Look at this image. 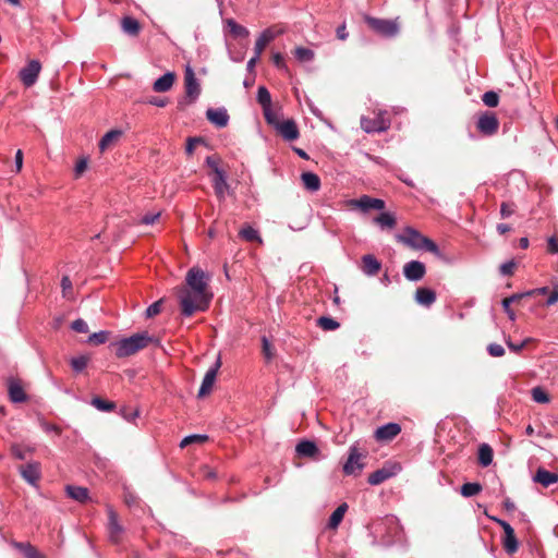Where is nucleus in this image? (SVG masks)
I'll return each instance as SVG.
<instances>
[{
  "label": "nucleus",
  "instance_id": "f257e3e1",
  "mask_svg": "<svg viewBox=\"0 0 558 558\" xmlns=\"http://www.w3.org/2000/svg\"><path fill=\"white\" fill-rule=\"evenodd\" d=\"M175 295L179 300L182 315L193 316L196 312H204L208 308L213 294L198 293L189 288L177 287Z\"/></svg>",
  "mask_w": 558,
  "mask_h": 558
},
{
  "label": "nucleus",
  "instance_id": "f03ea898",
  "mask_svg": "<svg viewBox=\"0 0 558 558\" xmlns=\"http://www.w3.org/2000/svg\"><path fill=\"white\" fill-rule=\"evenodd\" d=\"M396 239L398 242H401L414 250H425L435 255H440L439 248L434 241L411 227L405 228L403 233L397 234Z\"/></svg>",
  "mask_w": 558,
  "mask_h": 558
},
{
  "label": "nucleus",
  "instance_id": "7ed1b4c3",
  "mask_svg": "<svg viewBox=\"0 0 558 558\" xmlns=\"http://www.w3.org/2000/svg\"><path fill=\"white\" fill-rule=\"evenodd\" d=\"M154 338L148 335V332L135 333L129 338H124L120 340L116 345V355L117 357H126L131 356L138 351L147 348Z\"/></svg>",
  "mask_w": 558,
  "mask_h": 558
},
{
  "label": "nucleus",
  "instance_id": "20e7f679",
  "mask_svg": "<svg viewBox=\"0 0 558 558\" xmlns=\"http://www.w3.org/2000/svg\"><path fill=\"white\" fill-rule=\"evenodd\" d=\"M368 27L381 37L393 38L400 34L401 19H379L366 15L364 17Z\"/></svg>",
  "mask_w": 558,
  "mask_h": 558
},
{
  "label": "nucleus",
  "instance_id": "39448f33",
  "mask_svg": "<svg viewBox=\"0 0 558 558\" xmlns=\"http://www.w3.org/2000/svg\"><path fill=\"white\" fill-rule=\"evenodd\" d=\"M209 280L210 276L199 267H192L189 269L185 276V286L182 288H189L195 290L198 293L211 294L209 292Z\"/></svg>",
  "mask_w": 558,
  "mask_h": 558
},
{
  "label": "nucleus",
  "instance_id": "423d86ee",
  "mask_svg": "<svg viewBox=\"0 0 558 558\" xmlns=\"http://www.w3.org/2000/svg\"><path fill=\"white\" fill-rule=\"evenodd\" d=\"M365 454L359 452L356 447H351L347 462L343 465V472L347 475H357L364 468L362 460Z\"/></svg>",
  "mask_w": 558,
  "mask_h": 558
},
{
  "label": "nucleus",
  "instance_id": "0eeeda50",
  "mask_svg": "<svg viewBox=\"0 0 558 558\" xmlns=\"http://www.w3.org/2000/svg\"><path fill=\"white\" fill-rule=\"evenodd\" d=\"M283 28L278 26H270L266 28L260 36L257 38L254 47V52L257 54V57H260L264 52L266 46L272 41L276 37L283 34Z\"/></svg>",
  "mask_w": 558,
  "mask_h": 558
},
{
  "label": "nucleus",
  "instance_id": "6e6552de",
  "mask_svg": "<svg viewBox=\"0 0 558 558\" xmlns=\"http://www.w3.org/2000/svg\"><path fill=\"white\" fill-rule=\"evenodd\" d=\"M41 64L37 60H31L26 66H24L20 73V80L26 87L33 86L40 73Z\"/></svg>",
  "mask_w": 558,
  "mask_h": 558
},
{
  "label": "nucleus",
  "instance_id": "1a4fd4ad",
  "mask_svg": "<svg viewBox=\"0 0 558 558\" xmlns=\"http://www.w3.org/2000/svg\"><path fill=\"white\" fill-rule=\"evenodd\" d=\"M184 87L185 94L190 98V101L193 102L201 94V86L197 82L194 71L190 65H186L184 73Z\"/></svg>",
  "mask_w": 558,
  "mask_h": 558
},
{
  "label": "nucleus",
  "instance_id": "9d476101",
  "mask_svg": "<svg viewBox=\"0 0 558 558\" xmlns=\"http://www.w3.org/2000/svg\"><path fill=\"white\" fill-rule=\"evenodd\" d=\"M107 513H108V533H109L110 541L113 543H119L121 541L124 529L119 523L118 513L111 507H108Z\"/></svg>",
  "mask_w": 558,
  "mask_h": 558
},
{
  "label": "nucleus",
  "instance_id": "9b49d317",
  "mask_svg": "<svg viewBox=\"0 0 558 558\" xmlns=\"http://www.w3.org/2000/svg\"><path fill=\"white\" fill-rule=\"evenodd\" d=\"M499 121L495 113L485 112L478 118L477 129L485 135H493L498 131Z\"/></svg>",
  "mask_w": 558,
  "mask_h": 558
},
{
  "label": "nucleus",
  "instance_id": "f8f14e48",
  "mask_svg": "<svg viewBox=\"0 0 558 558\" xmlns=\"http://www.w3.org/2000/svg\"><path fill=\"white\" fill-rule=\"evenodd\" d=\"M220 366H221V361H220V359H218L216 361L215 365L206 372V374L203 378L201 388L198 390V398H204L210 393Z\"/></svg>",
  "mask_w": 558,
  "mask_h": 558
},
{
  "label": "nucleus",
  "instance_id": "ddd939ff",
  "mask_svg": "<svg viewBox=\"0 0 558 558\" xmlns=\"http://www.w3.org/2000/svg\"><path fill=\"white\" fill-rule=\"evenodd\" d=\"M426 274V267L422 262L411 260L403 266V275L409 281H420Z\"/></svg>",
  "mask_w": 558,
  "mask_h": 558
},
{
  "label": "nucleus",
  "instance_id": "4468645a",
  "mask_svg": "<svg viewBox=\"0 0 558 558\" xmlns=\"http://www.w3.org/2000/svg\"><path fill=\"white\" fill-rule=\"evenodd\" d=\"M351 204L362 211L366 213L371 209L383 210L386 206L385 202L380 198H374L368 195H363L357 199H352Z\"/></svg>",
  "mask_w": 558,
  "mask_h": 558
},
{
  "label": "nucleus",
  "instance_id": "2eb2a0df",
  "mask_svg": "<svg viewBox=\"0 0 558 558\" xmlns=\"http://www.w3.org/2000/svg\"><path fill=\"white\" fill-rule=\"evenodd\" d=\"M361 128L367 132H383L389 128V121L385 120L380 114L375 118H361Z\"/></svg>",
  "mask_w": 558,
  "mask_h": 558
},
{
  "label": "nucleus",
  "instance_id": "dca6fc26",
  "mask_svg": "<svg viewBox=\"0 0 558 558\" xmlns=\"http://www.w3.org/2000/svg\"><path fill=\"white\" fill-rule=\"evenodd\" d=\"M275 129L284 140L290 142L296 140L300 135L298 125L293 120L279 121Z\"/></svg>",
  "mask_w": 558,
  "mask_h": 558
},
{
  "label": "nucleus",
  "instance_id": "f3484780",
  "mask_svg": "<svg viewBox=\"0 0 558 558\" xmlns=\"http://www.w3.org/2000/svg\"><path fill=\"white\" fill-rule=\"evenodd\" d=\"M401 432V426L397 423H388L380 426L375 432V438L379 441H390Z\"/></svg>",
  "mask_w": 558,
  "mask_h": 558
},
{
  "label": "nucleus",
  "instance_id": "a211bd4d",
  "mask_svg": "<svg viewBox=\"0 0 558 558\" xmlns=\"http://www.w3.org/2000/svg\"><path fill=\"white\" fill-rule=\"evenodd\" d=\"M22 477L29 484L35 485L40 478V463L31 462L20 466Z\"/></svg>",
  "mask_w": 558,
  "mask_h": 558
},
{
  "label": "nucleus",
  "instance_id": "6ab92c4d",
  "mask_svg": "<svg viewBox=\"0 0 558 558\" xmlns=\"http://www.w3.org/2000/svg\"><path fill=\"white\" fill-rule=\"evenodd\" d=\"M8 391L9 397L12 402H24L27 399V396L24 391L22 383L16 378L8 379Z\"/></svg>",
  "mask_w": 558,
  "mask_h": 558
},
{
  "label": "nucleus",
  "instance_id": "aec40b11",
  "mask_svg": "<svg viewBox=\"0 0 558 558\" xmlns=\"http://www.w3.org/2000/svg\"><path fill=\"white\" fill-rule=\"evenodd\" d=\"M206 118L208 119V121L210 123L215 124L218 128H225V126H227V124L229 122V114H228L227 110L223 108H218V109L209 108L206 111Z\"/></svg>",
  "mask_w": 558,
  "mask_h": 558
},
{
  "label": "nucleus",
  "instance_id": "412c9836",
  "mask_svg": "<svg viewBox=\"0 0 558 558\" xmlns=\"http://www.w3.org/2000/svg\"><path fill=\"white\" fill-rule=\"evenodd\" d=\"M396 469H399V466H384L368 475L367 482L371 485H379L386 480L392 477L396 474Z\"/></svg>",
  "mask_w": 558,
  "mask_h": 558
},
{
  "label": "nucleus",
  "instance_id": "4be33fe9",
  "mask_svg": "<svg viewBox=\"0 0 558 558\" xmlns=\"http://www.w3.org/2000/svg\"><path fill=\"white\" fill-rule=\"evenodd\" d=\"M174 72H167L154 82L153 89L156 93H166L170 90L175 82Z\"/></svg>",
  "mask_w": 558,
  "mask_h": 558
},
{
  "label": "nucleus",
  "instance_id": "5701e85b",
  "mask_svg": "<svg viewBox=\"0 0 558 558\" xmlns=\"http://www.w3.org/2000/svg\"><path fill=\"white\" fill-rule=\"evenodd\" d=\"M123 132L121 130H111L107 132L99 142L100 151L114 147L121 140Z\"/></svg>",
  "mask_w": 558,
  "mask_h": 558
},
{
  "label": "nucleus",
  "instance_id": "b1692460",
  "mask_svg": "<svg viewBox=\"0 0 558 558\" xmlns=\"http://www.w3.org/2000/svg\"><path fill=\"white\" fill-rule=\"evenodd\" d=\"M381 267L380 262L372 254L362 257V270L368 276H375L379 272Z\"/></svg>",
  "mask_w": 558,
  "mask_h": 558
},
{
  "label": "nucleus",
  "instance_id": "393cba45",
  "mask_svg": "<svg viewBox=\"0 0 558 558\" xmlns=\"http://www.w3.org/2000/svg\"><path fill=\"white\" fill-rule=\"evenodd\" d=\"M533 480L544 487H548L558 482V474L549 472L544 468H538Z\"/></svg>",
  "mask_w": 558,
  "mask_h": 558
},
{
  "label": "nucleus",
  "instance_id": "a878e982",
  "mask_svg": "<svg viewBox=\"0 0 558 558\" xmlns=\"http://www.w3.org/2000/svg\"><path fill=\"white\" fill-rule=\"evenodd\" d=\"M415 301L423 306H430L436 301V293L428 288H417L415 291Z\"/></svg>",
  "mask_w": 558,
  "mask_h": 558
},
{
  "label": "nucleus",
  "instance_id": "bb28decb",
  "mask_svg": "<svg viewBox=\"0 0 558 558\" xmlns=\"http://www.w3.org/2000/svg\"><path fill=\"white\" fill-rule=\"evenodd\" d=\"M373 222L383 230H392L397 226V218L392 213H380L373 219Z\"/></svg>",
  "mask_w": 558,
  "mask_h": 558
},
{
  "label": "nucleus",
  "instance_id": "cd10ccee",
  "mask_svg": "<svg viewBox=\"0 0 558 558\" xmlns=\"http://www.w3.org/2000/svg\"><path fill=\"white\" fill-rule=\"evenodd\" d=\"M68 497L78 502H85L88 500V489L82 486L68 485L65 487Z\"/></svg>",
  "mask_w": 558,
  "mask_h": 558
},
{
  "label": "nucleus",
  "instance_id": "c85d7f7f",
  "mask_svg": "<svg viewBox=\"0 0 558 558\" xmlns=\"http://www.w3.org/2000/svg\"><path fill=\"white\" fill-rule=\"evenodd\" d=\"M12 545L23 553L26 558H45L31 543L13 542Z\"/></svg>",
  "mask_w": 558,
  "mask_h": 558
},
{
  "label": "nucleus",
  "instance_id": "c756f323",
  "mask_svg": "<svg viewBox=\"0 0 558 558\" xmlns=\"http://www.w3.org/2000/svg\"><path fill=\"white\" fill-rule=\"evenodd\" d=\"M304 187L311 192H316L320 187V179L316 173L304 172L301 175Z\"/></svg>",
  "mask_w": 558,
  "mask_h": 558
},
{
  "label": "nucleus",
  "instance_id": "7c9ffc66",
  "mask_svg": "<svg viewBox=\"0 0 558 558\" xmlns=\"http://www.w3.org/2000/svg\"><path fill=\"white\" fill-rule=\"evenodd\" d=\"M296 452L302 457L313 458L318 453V448L313 441L302 440L296 445Z\"/></svg>",
  "mask_w": 558,
  "mask_h": 558
},
{
  "label": "nucleus",
  "instance_id": "2f4dec72",
  "mask_svg": "<svg viewBox=\"0 0 558 558\" xmlns=\"http://www.w3.org/2000/svg\"><path fill=\"white\" fill-rule=\"evenodd\" d=\"M213 186H214L216 194L219 197H223L225 192L228 189V183L226 181V175H225L223 171H216V173H214Z\"/></svg>",
  "mask_w": 558,
  "mask_h": 558
},
{
  "label": "nucleus",
  "instance_id": "473e14b6",
  "mask_svg": "<svg viewBox=\"0 0 558 558\" xmlns=\"http://www.w3.org/2000/svg\"><path fill=\"white\" fill-rule=\"evenodd\" d=\"M348 510V505L345 502L341 504L330 515L328 521V527L336 530Z\"/></svg>",
  "mask_w": 558,
  "mask_h": 558
},
{
  "label": "nucleus",
  "instance_id": "72a5a7b5",
  "mask_svg": "<svg viewBox=\"0 0 558 558\" xmlns=\"http://www.w3.org/2000/svg\"><path fill=\"white\" fill-rule=\"evenodd\" d=\"M493 458V448L488 444H482L478 448V463L482 466H488L492 464Z\"/></svg>",
  "mask_w": 558,
  "mask_h": 558
},
{
  "label": "nucleus",
  "instance_id": "f704fd0d",
  "mask_svg": "<svg viewBox=\"0 0 558 558\" xmlns=\"http://www.w3.org/2000/svg\"><path fill=\"white\" fill-rule=\"evenodd\" d=\"M502 545H504L505 550L508 554H514L518 550L519 543L515 537L514 530H510V531L507 530V533H505V536L502 539Z\"/></svg>",
  "mask_w": 558,
  "mask_h": 558
},
{
  "label": "nucleus",
  "instance_id": "c9c22d12",
  "mask_svg": "<svg viewBox=\"0 0 558 558\" xmlns=\"http://www.w3.org/2000/svg\"><path fill=\"white\" fill-rule=\"evenodd\" d=\"M121 26L124 33L131 36H137L141 31V25L137 20L125 16L122 19Z\"/></svg>",
  "mask_w": 558,
  "mask_h": 558
},
{
  "label": "nucleus",
  "instance_id": "e433bc0d",
  "mask_svg": "<svg viewBox=\"0 0 558 558\" xmlns=\"http://www.w3.org/2000/svg\"><path fill=\"white\" fill-rule=\"evenodd\" d=\"M227 26L231 35L235 38H245L250 35V32L246 27L238 24L234 20H227Z\"/></svg>",
  "mask_w": 558,
  "mask_h": 558
},
{
  "label": "nucleus",
  "instance_id": "4c0bfd02",
  "mask_svg": "<svg viewBox=\"0 0 558 558\" xmlns=\"http://www.w3.org/2000/svg\"><path fill=\"white\" fill-rule=\"evenodd\" d=\"M239 234L243 240H245L247 242H255V241H257L259 243L263 242L257 230H255L251 226H246L245 228L241 229Z\"/></svg>",
  "mask_w": 558,
  "mask_h": 558
},
{
  "label": "nucleus",
  "instance_id": "58836bf2",
  "mask_svg": "<svg viewBox=\"0 0 558 558\" xmlns=\"http://www.w3.org/2000/svg\"><path fill=\"white\" fill-rule=\"evenodd\" d=\"M92 405H94L97 410L109 412L114 410L116 403L112 401L105 400L100 397H94L92 399Z\"/></svg>",
  "mask_w": 558,
  "mask_h": 558
},
{
  "label": "nucleus",
  "instance_id": "ea45409f",
  "mask_svg": "<svg viewBox=\"0 0 558 558\" xmlns=\"http://www.w3.org/2000/svg\"><path fill=\"white\" fill-rule=\"evenodd\" d=\"M483 489L480 483H465L461 486V495L463 497H472L481 493Z\"/></svg>",
  "mask_w": 558,
  "mask_h": 558
},
{
  "label": "nucleus",
  "instance_id": "a19ab883",
  "mask_svg": "<svg viewBox=\"0 0 558 558\" xmlns=\"http://www.w3.org/2000/svg\"><path fill=\"white\" fill-rule=\"evenodd\" d=\"M294 57L301 62H308L314 59V51L305 47H296L293 51Z\"/></svg>",
  "mask_w": 558,
  "mask_h": 558
},
{
  "label": "nucleus",
  "instance_id": "79ce46f5",
  "mask_svg": "<svg viewBox=\"0 0 558 558\" xmlns=\"http://www.w3.org/2000/svg\"><path fill=\"white\" fill-rule=\"evenodd\" d=\"M317 326L322 329L331 331L340 327V324L331 317L322 316L317 319Z\"/></svg>",
  "mask_w": 558,
  "mask_h": 558
},
{
  "label": "nucleus",
  "instance_id": "37998d69",
  "mask_svg": "<svg viewBox=\"0 0 558 558\" xmlns=\"http://www.w3.org/2000/svg\"><path fill=\"white\" fill-rule=\"evenodd\" d=\"M257 101L263 108L271 107V95L265 86L258 87Z\"/></svg>",
  "mask_w": 558,
  "mask_h": 558
},
{
  "label": "nucleus",
  "instance_id": "c03bdc74",
  "mask_svg": "<svg viewBox=\"0 0 558 558\" xmlns=\"http://www.w3.org/2000/svg\"><path fill=\"white\" fill-rule=\"evenodd\" d=\"M208 436L207 435H190V436H186L184 437L182 440H181V444H180V447L181 448H185L186 446L191 445V444H204L208 440Z\"/></svg>",
  "mask_w": 558,
  "mask_h": 558
},
{
  "label": "nucleus",
  "instance_id": "a18cd8bd",
  "mask_svg": "<svg viewBox=\"0 0 558 558\" xmlns=\"http://www.w3.org/2000/svg\"><path fill=\"white\" fill-rule=\"evenodd\" d=\"M532 398L537 403H548L549 402V396L548 393L539 386L534 387L531 390Z\"/></svg>",
  "mask_w": 558,
  "mask_h": 558
},
{
  "label": "nucleus",
  "instance_id": "49530a36",
  "mask_svg": "<svg viewBox=\"0 0 558 558\" xmlns=\"http://www.w3.org/2000/svg\"><path fill=\"white\" fill-rule=\"evenodd\" d=\"M483 102L490 108H495L499 104V96L496 92L489 90L482 96Z\"/></svg>",
  "mask_w": 558,
  "mask_h": 558
},
{
  "label": "nucleus",
  "instance_id": "de8ad7c7",
  "mask_svg": "<svg viewBox=\"0 0 558 558\" xmlns=\"http://www.w3.org/2000/svg\"><path fill=\"white\" fill-rule=\"evenodd\" d=\"M262 352L267 361L275 356V348L266 337L262 338Z\"/></svg>",
  "mask_w": 558,
  "mask_h": 558
},
{
  "label": "nucleus",
  "instance_id": "09e8293b",
  "mask_svg": "<svg viewBox=\"0 0 558 558\" xmlns=\"http://www.w3.org/2000/svg\"><path fill=\"white\" fill-rule=\"evenodd\" d=\"M108 331L94 332L93 335L89 336L88 343L94 345L102 344L108 340Z\"/></svg>",
  "mask_w": 558,
  "mask_h": 558
},
{
  "label": "nucleus",
  "instance_id": "8fccbe9b",
  "mask_svg": "<svg viewBox=\"0 0 558 558\" xmlns=\"http://www.w3.org/2000/svg\"><path fill=\"white\" fill-rule=\"evenodd\" d=\"M87 363H88V357L85 355L73 357L71 360V366L76 372L83 371L87 366Z\"/></svg>",
  "mask_w": 558,
  "mask_h": 558
},
{
  "label": "nucleus",
  "instance_id": "3c124183",
  "mask_svg": "<svg viewBox=\"0 0 558 558\" xmlns=\"http://www.w3.org/2000/svg\"><path fill=\"white\" fill-rule=\"evenodd\" d=\"M162 303L163 299H160L154 302L151 305H149L148 308L146 310V317L151 318L158 315L161 312Z\"/></svg>",
  "mask_w": 558,
  "mask_h": 558
},
{
  "label": "nucleus",
  "instance_id": "603ef678",
  "mask_svg": "<svg viewBox=\"0 0 558 558\" xmlns=\"http://www.w3.org/2000/svg\"><path fill=\"white\" fill-rule=\"evenodd\" d=\"M11 454L19 460L26 459V452L32 451L31 449H23L20 445L13 444L10 448Z\"/></svg>",
  "mask_w": 558,
  "mask_h": 558
},
{
  "label": "nucleus",
  "instance_id": "864d4df0",
  "mask_svg": "<svg viewBox=\"0 0 558 558\" xmlns=\"http://www.w3.org/2000/svg\"><path fill=\"white\" fill-rule=\"evenodd\" d=\"M487 350L488 353L494 357H500L505 354V349L498 343H490Z\"/></svg>",
  "mask_w": 558,
  "mask_h": 558
},
{
  "label": "nucleus",
  "instance_id": "5fc2aeb1",
  "mask_svg": "<svg viewBox=\"0 0 558 558\" xmlns=\"http://www.w3.org/2000/svg\"><path fill=\"white\" fill-rule=\"evenodd\" d=\"M71 328L76 332H88V326L86 322L82 318L75 319L72 323Z\"/></svg>",
  "mask_w": 558,
  "mask_h": 558
},
{
  "label": "nucleus",
  "instance_id": "6e6d98bb",
  "mask_svg": "<svg viewBox=\"0 0 558 558\" xmlns=\"http://www.w3.org/2000/svg\"><path fill=\"white\" fill-rule=\"evenodd\" d=\"M263 112L267 123L275 128L279 121L277 120L275 113L271 111V108L265 107L263 108Z\"/></svg>",
  "mask_w": 558,
  "mask_h": 558
},
{
  "label": "nucleus",
  "instance_id": "4d7b16f0",
  "mask_svg": "<svg viewBox=\"0 0 558 558\" xmlns=\"http://www.w3.org/2000/svg\"><path fill=\"white\" fill-rule=\"evenodd\" d=\"M87 169V160L85 158H82L80 160H77L76 165H75V177L78 178L81 177Z\"/></svg>",
  "mask_w": 558,
  "mask_h": 558
},
{
  "label": "nucleus",
  "instance_id": "13d9d810",
  "mask_svg": "<svg viewBox=\"0 0 558 558\" xmlns=\"http://www.w3.org/2000/svg\"><path fill=\"white\" fill-rule=\"evenodd\" d=\"M272 62L278 69L288 71V68L284 63V58L280 52H277L272 56Z\"/></svg>",
  "mask_w": 558,
  "mask_h": 558
},
{
  "label": "nucleus",
  "instance_id": "bf43d9fd",
  "mask_svg": "<svg viewBox=\"0 0 558 558\" xmlns=\"http://www.w3.org/2000/svg\"><path fill=\"white\" fill-rule=\"evenodd\" d=\"M531 341H532V339H531V338H526L525 340H523V341H522L521 343H519V344H515V343H513V342H511V341H507V344H508V348H509L511 351H513V352L518 353V352H520L522 349H524V348H525V345H526L529 342H531Z\"/></svg>",
  "mask_w": 558,
  "mask_h": 558
},
{
  "label": "nucleus",
  "instance_id": "052dcab7",
  "mask_svg": "<svg viewBox=\"0 0 558 558\" xmlns=\"http://www.w3.org/2000/svg\"><path fill=\"white\" fill-rule=\"evenodd\" d=\"M514 268L515 263L513 260H510L500 266V272L505 276H511L513 274Z\"/></svg>",
  "mask_w": 558,
  "mask_h": 558
},
{
  "label": "nucleus",
  "instance_id": "680f3d73",
  "mask_svg": "<svg viewBox=\"0 0 558 558\" xmlns=\"http://www.w3.org/2000/svg\"><path fill=\"white\" fill-rule=\"evenodd\" d=\"M513 207L511 204L509 203H502L501 206H500V216L501 218H508L509 216H511L513 214Z\"/></svg>",
  "mask_w": 558,
  "mask_h": 558
},
{
  "label": "nucleus",
  "instance_id": "e2e57ef3",
  "mask_svg": "<svg viewBox=\"0 0 558 558\" xmlns=\"http://www.w3.org/2000/svg\"><path fill=\"white\" fill-rule=\"evenodd\" d=\"M159 217H160V213L146 214L142 217L141 222L144 225H153L159 219Z\"/></svg>",
  "mask_w": 558,
  "mask_h": 558
},
{
  "label": "nucleus",
  "instance_id": "0e129e2a",
  "mask_svg": "<svg viewBox=\"0 0 558 558\" xmlns=\"http://www.w3.org/2000/svg\"><path fill=\"white\" fill-rule=\"evenodd\" d=\"M547 252L551 254L558 253V238L550 236L547 242Z\"/></svg>",
  "mask_w": 558,
  "mask_h": 558
},
{
  "label": "nucleus",
  "instance_id": "69168bd1",
  "mask_svg": "<svg viewBox=\"0 0 558 558\" xmlns=\"http://www.w3.org/2000/svg\"><path fill=\"white\" fill-rule=\"evenodd\" d=\"M502 307H504V311L507 313L508 317L510 320H514L515 319V314L514 312L511 310V303L509 302V300H502Z\"/></svg>",
  "mask_w": 558,
  "mask_h": 558
},
{
  "label": "nucleus",
  "instance_id": "338daca9",
  "mask_svg": "<svg viewBox=\"0 0 558 558\" xmlns=\"http://www.w3.org/2000/svg\"><path fill=\"white\" fill-rule=\"evenodd\" d=\"M557 302H558V284H555L553 291L549 293L546 304L553 305Z\"/></svg>",
  "mask_w": 558,
  "mask_h": 558
},
{
  "label": "nucleus",
  "instance_id": "774afa93",
  "mask_svg": "<svg viewBox=\"0 0 558 558\" xmlns=\"http://www.w3.org/2000/svg\"><path fill=\"white\" fill-rule=\"evenodd\" d=\"M218 158H216L215 156H209L206 158V163L213 169L214 173H216V171H221L218 167Z\"/></svg>",
  "mask_w": 558,
  "mask_h": 558
}]
</instances>
